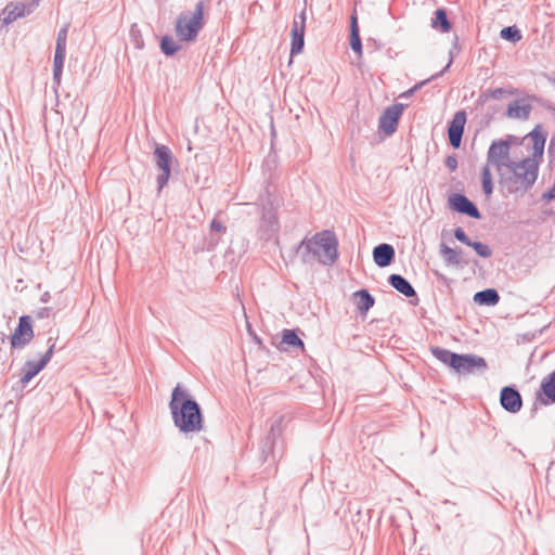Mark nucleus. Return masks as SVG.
<instances>
[{
	"mask_svg": "<svg viewBox=\"0 0 555 555\" xmlns=\"http://www.w3.org/2000/svg\"><path fill=\"white\" fill-rule=\"evenodd\" d=\"M527 137L532 140L531 156L509 163L498 175L499 185L504 196L521 197L532 189L538 180L547 134L541 125H537Z\"/></svg>",
	"mask_w": 555,
	"mask_h": 555,
	"instance_id": "nucleus-1",
	"label": "nucleus"
},
{
	"mask_svg": "<svg viewBox=\"0 0 555 555\" xmlns=\"http://www.w3.org/2000/svg\"><path fill=\"white\" fill-rule=\"evenodd\" d=\"M169 409L175 426L183 434L199 433L204 415L198 402L179 384L172 389Z\"/></svg>",
	"mask_w": 555,
	"mask_h": 555,
	"instance_id": "nucleus-2",
	"label": "nucleus"
},
{
	"mask_svg": "<svg viewBox=\"0 0 555 555\" xmlns=\"http://www.w3.org/2000/svg\"><path fill=\"white\" fill-rule=\"evenodd\" d=\"M302 263L308 264L313 260L332 267L338 259V240L334 231L323 230L311 237H305L296 247Z\"/></svg>",
	"mask_w": 555,
	"mask_h": 555,
	"instance_id": "nucleus-3",
	"label": "nucleus"
},
{
	"mask_svg": "<svg viewBox=\"0 0 555 555\" xmlns=\"http://www.w3.org/2000/svg\"><path fill=\"white\" fill-rule=\"evenodd\" d=\"M204 3L198 1L193 12L183 11L176 21V35L180 41H194L203 28Z\"/></svg>",
	"mask_w": 555,
	"mask_h": 555,
	"instance_id": "nucleus-4",
	"label": "nucleus"
},
{
	"mask_svg": "<svg viewBox=\"0 0 555 555\" xmlns=\"http://www.w3.org/2000/svg\"><path fill=\"white\" fill-rule=\"evenodd\" d=\"M278 207L270 195L262 202V211L260 217V223L258 228V234L261 240H271L280 230V222L278 218Z\"/></svg>",
	"mask_w": 555,
	"mask_h": 555,
	"instance_id": "nucleus-5",
	"label": "nucleus"
},
{
	"mask_svg": "<svg viewBox=\"0 0 555 555\" xmlns=\"http://www.w3.org/2000/svg\"><path fill=\"white\" fill-rule=\"evenodd\" d=\"M153 157L157 169L160 171L156 178L158 191H160L167 185L170 178L173 154L167 145L156 144Z\"/></svg>",
	"mask_w": 555,
	"mask_h": 555,
	"instance_id": "nucleus-6",
	"label": "nucleus"
},
{
	"mask_svg": "<svg viewBox=\"0 0 555 555\" xmlns=\"http://www.w3.org/2000/svg\"><path fill=\"white\" fill-rule=\"evenodd\" d=\"M513 162L514 159L511 158L508 143L501 142V140L498 139L493 140L487 152V165L492 166L499 175Z\"/></svg>",
	"mask_w": 555,
	"mask_h": 555,
	"instance_id": "nucleus-7",
	"label": "nucleus"
},
{
	"mask_svg": "<svg viewBox=\"0 0 555 555\" xmlns=\"http://www.w3.org/2000/svg\"><path fill=\"white\" fill-rule=\"evenodd\" d=\"M48 349L42 354L41 359L39 361L35 360H27L23 367H22V377L21 383L23 385L28 384L37 374H39L40 371H42L46 365L51 360L54 349H55V339L52 337H49L47 340Z\"/></svg>",
	"mask_w": 555,
	"mask_h": 555,
	"instance_id": "nucleus-8",
	"label": "nucleus"
},
{
	"mask_svg": "<svg viewBox=\"0 0 555 555\" xmlns=\"http://www.w3.org/2000/svg\"><path fill=\"white\" fill-rule=\"evenodd\" d=\"M404 104L395 103L385 108L378 120V131L389 137L392 135L399 125L400 117L404 111Z\"/></svg>",
	"mask_w": 555,
	"mask_h": 555,
	"instance_id": "nucleus-9",
	"label": "nucleus"
},
{
	"mask_svg": "<svg viewBox=\"0 0 555 555\" xmlns=\"http://www.w3.org/2000/svg\"><path fill=\"white\" fill-rule=\"evenodd\" d=\"M306 10L304 9L296 15L292 23L291 29V60L295 55L300 54L305 47V30H306Z\"/></svg>",
	"mask_w": 555,
	"mask_h": 555,
	"instance_id": "nucleus-10",
	"label": "nucleus"
},
{
	"mask_svg": "<svg viewBox=\"0 0 555 555\" xmlns=\"http://www.w3.org/2000/svg\"><path fill=\"white\" fill-rule=\"evenodd\" d=\"M34 338V330L31 318L29 315H22L18 319V324L10 337L12 348H24Z\"/></svg>",
	"mask_w": 555,
	"mask_h": 555,
	"instance_id": "nucleus-11",
	"label": "nucleus"
},
{
	"mask_svg": "<svg viewBox=\"0 0 555 555\" xmlns=\"http://www.w3.org/2000/svg\"><path fill=\"white\" fill-rule=\"evenodd\" d=\"M487 369L488 364L482 357L474 353H460L455 373L468 375L476 372H485Z\"/></svg>",
	"mask_w": 555,
	"mask_h": 555,
	"instance_id": "nucleus-12",
	"label": "nucleus"
},
{
	"mask_svg": "<svg viewBox=\"0 0 555 555\" xmlns=\"http://www.w3.org/2000/svg\"><path fill=\"white\" fill-rule=\"evenodd\" d=\"M449 207L462 215H466L473 219H481V214L477 206L464 194L454 193L449 196Z\"/></svg>",
	"mask_w": 555,
	"mask_h": 555,
	"instance_id": "nucleus-13",
	"label": "nucleus"
},
{
	"mask_svg": "<svg viewBox=\"0 0 555 555\" xmlns=\"http://www.w3.org/2000/svg\"><path fill=\"white\" fill-rule=\"evenodd\" d=\"M466 122V113L464 111H459L454 114L452 120L448 126V137L450 145L454 149H459L462 143V138L464 133V127Z\"/></svg>",
	"mask_w": 555,
	"mask_h": 555,
	"instance_id": "nucleus-14",
	"label": "nucleus"
},
{
	"mask_svg": "<svg viewBox=\"0 0 555 555\" xmlns=\"http://www.w3.org/2000/svg\"><path fill=\"white\" fill-rule=\"evenodd\" d=\"M500 403L508 413H517L522 406V398L514 386H505L500 391Z\"/></svg>",
	"mask_w": 555,
	"mask_h": 555,
	"instance_id": "nucleus-15",
	"label": "nucleus"
},
{
	"mask_svg": "<svg viewBox=\"0 0 555 555\" xmlns=\"http://www.w3.org/2000/svg\"><path fill=\"white\" fill-rule=\"evenodd\" d=\"M537 399L543 405L555 403V370L542 379Z\"/></svg>",
	"mask_w": 555,
	"mask_h": 555,
	"instance_id": "nucleus-16",
	"label": "nucleus"
},
{
	"mask_svg": "<svg viewBox=\"0 0 555 555\" xmlns=\"http://www.w3.org/2000/svg\"><path fill=\"white\" fill-rule=\"evenodd\" d=\"M388 283L397 292L404 295L406 298H415V301L411 300L412 304L418 302L417 294L412 284L401 274L392 273L388 276Z\"/></svg>",
	"mask_w": 555,
	"mask_h": 555,
	"instance_id": "nucleus-17",
	"label": "nucleus"
},
{
	"mask_svg": "<svg viewBox=\"0 0 555 555\" xmlns=\"http://www.w3.org/2000/svg\"><path fill=\"white\" fill-rule=\"evenodd\" d=\"M396 257V251L392 245L387 243L378 244L373 249V260L379 268L390 266Z\"/></svg>",
	"mask_w": 555,
	"mask_h": 555,
	"instance_id": "nucleus-18",
	"label": "nucleus"
},
{
	"mask_svg": "<svg viewBox=\"0 0 555 555\" xmlns=\"http://www.w3.org/2000/svg\"><path fill=\"white\" fill-rule=\"evenodd\" d=\"M532 105L525 99L511 102L507 106L506 116L513 119L527 120L530 117Z\"/></svg>",
	"mask_w": 555,
	"mask_h": 555,
	"instance_id": "nucleus-19",
	"label": "nucleus"
},
{
	"mask_svg": "<svg viewBox=\"0 0 555 555\" xmlns=\"http://www.w3.org/2000/svg\"><path fill=\"white\" fill-rule=\"evenodd\" d=\"M430 351L437 360L455 372L460 359V353L438 346L431 347Z\"/></svg>",
	"mask_w": 555,
	"mask_h": 555,
	"instance_id": "nucleus-20",
	"label": "nucleus"
},
{
	"mask_svg": "<svg viewBox=\"0 0 555 555\" xmlns=\"http://www.w3.org/2000/svg\"><path fill=\"white\" fill-rule=\"evenodd\" d=\"M350 48L359 56H362V40L360 37V29L358 25V17L352 14L350 17Z\"/></svg>",
	"mask_w": 555,
	"mask_h": 555,
	"instance_id": "nucleus-21",
	"label": "nucleus"
},
{
	"mask_svg": "<svg viewBox=\"0 0 555 555\" xmlns=\"http://www.w3.org/2000/svg\"><path fill=\"white\" fill-rule=\"evenodd\" d=\"M356 298L357 310L360 314H366L367 311L374 306L375 298L367 289H360L353 294Z\"/></svg>",
	"mask_w": 555,
	"mask_h": 555,
	"instance_id": "nucleus-22",
	"label": "nucleus"
},
{
	"mask_svg": "<svg viewBox=\"0 0 555 555\" xmlns=\"http://www.w3.org/2000/svg\"><path fill=\"white\" fill-rule=\"evenodd\" d=\"M474 301L480 306H495L500 301V295L494 288H486L474 295Z\"/></svg>",
	"mask_w": 555,
	"mask_h": 555,
	"instance_id": "nucleus-23",
	"label": "nucleus"
},
{
	"mask_svg": "<svg viewBox=\"0 0 555 555\" xmlns=\"http://www.w3.org/2000/svg\"><path fill=\"white\" fill-rule=\"evenodd\" d=\"M431 27L441 33H448L451 29L452 25L444 9H437L435 11V16L431 18Z\"/></svg>",
	"mask_w": 555,
	"mask_h": 555,
	"instance_id": "nucleus-24",
	"label": "nucleus"
},
{
	"mask_svg": "<svg viewBox=\"0 0 555 555\" xmlns=\"http://www.w3.org/2000/svg\"><path fill=\"white\" fill-rule=\"evenodd\" d=\"M69 24H65L57 33L54 56H66V44Z\"/></svg>",
	"mask_w": 555,
	"mask_h": 555,
	"instance_id": "nucleus-25",
	"label": "nucleus"
},
{
	"mask_svg": "<svg viewBox=\"0 0 555 555\" xmlns=\"http://www.w3.org/2000/svg\"><path fill=\"white\" fill-rule=\"evenodd\" d=\"M440 255L443 258L447 266H460L461 264L460 253L457 250L449 247L444 243L440 244Z\"/></svg>",
	"mask_w": 555,
	"mask_h": 555,
	"instance_id": "nucleus-26",
	"label": "nucleus"
},
{
	"mask_svg": "<svg viewBox=\"0 0 555 555\" xmlns=\"http://www.w3.org/2000/svg\"><path fill=\"white\" fill-rule=\"evenodd\" d=\"M281 345H287L293 348L305 349V344L297 335L295 330H283Z\"/></svg>",
	"mask_w": 555,
	"mask_h": 555,
	"instance_id": "nucleus-27",
	"label": "nucleus"
},
{
	"mask_svg": "<svg viewBox=\"0 0 555 555\" xmlns=\"http://www.w3.org/2000/svg\"><path fill=\"white\" fill-rule=\"evenodd\" d=\"M452 57H450L448 64L444 66V68L442 70H440L439 73L433 75L430 78H427L423 81H420L417 82L416 85H414L412 88H410L409 90H406L405 92H403L400 98H409V96H412L417 90H420L423 86H425L426 83H428L430 80L433 79H436L440 76H442L448 69L449 67L451 66L452 64Z\"/></svg>",
	"mask_w": 555,
	"mask_h": 555,
	"instance_id": "nucleus-28",
	"label": "nucleus"
},
{
	"mask_svg": "<svg viewBox=\"0 0 555 555\" xmlns=\"http://www.w3.org/2000/svg\"><path fill=\"white\" fill-rule=\"evenodd\" d=\"M490 165H485L483 168L481 169V185H482V191L485 193L486 196H490L492 195L493 193V190H494V184H493V181H492V175H491V171H490Z\"/></svg>",
	"mask_w": 555,
	"mask_h": 555,
	"instance_id": "nucleus-29",
	"label": "nucleus"
},
{
	"mask_svg": "<svg viewBox=\"0 0 555 555\" xmlns=\"http://www.w3.org/2000/svg\"><path fill=\"white\" fill-rule=\"evenodd\" d=\"M29 12H30V10L26 11V5L23 3L16 4L13 8V10H10V5H8L5 8L7 15L4 17V23H12V22L16 21L18 17L25 16Z\"/></svg>",
	"mask_w": 555,
	"mask_h": 555,
	"instance_id": "nucleus-30",
	"label": "nucleus"
},
{
	"mask_svg": "<svg viewBox=\"0 0 555 555\" xmlns=\"http://www.w3.org/2000/svg\"><path fill=\"white\" fill-rule=\"evenodd\" d=\"M160 50L166 56H172L180 50V46L170 36H164L160 40Z\"/></svg>",
	"mask_w": 555,
	"mask_h": 555,
	"instance_id": "nucleus-31",
	"label": "nucleus"
},
{
	"mask_svg": "<svg viewBox=\"0 0 555 555\" xmlns=\"http://www.w3.org/2000/svg\"><path fill=\"white\" fill-rule=\"evenodd\" d=\"M64 62V56H54L53 59V83L55 88L61 86Z\"/></svg>",
	"mask_w": 555,
	"mask_h": 555,
	"instance_id": "nucleus-32",
	"label": "nucleus"
},
{
	"mask_svg": "<svg viewBox=\"0 0 555 555\" xmlns=\"http://www.w3.org/2000/svg\"><path fill=\"white\" fill-rule=\"evenodd\" d=\"M500 36L502 39L514 43L520 41L522 38L520 30L515 25L504 27L501 30Z\"/></svg>",
	"mask_w": 555,
	"mask_h": 555,
	"instance_id": "nucleus-33",
	"label": "nucleus"
},
{
	"mask_svg": "<svg viewBox=\"0 0 555 555\" xmlns=\"http://www.w3.org/2000/svg\"><path fill=\"white\" fill-rule=\"evenodd\" d=\"M276 441L270 439L269 437H266V439L262 441L261 446V456L263 461H267L270 455L274 459V448H275Z\"/></svg>",
	"mask_w": 555,
	"mask_h": 555,
	"instance_id": "nucleus-34",
	"label": "nucleus"
},
{
	"mask_svg": "<svg viewBox=\"0 0 555 555\" xmlns=\"http://www.w3.org/2000/svg\"><path fill=\"white\" fill-rule=\"evenodd\" d=\"M469 247H472L477 253V255L482 258H489L492 256V249L485 243L472 241Z\"/></svg>",
	"mask_w": 555,
	"mask_h": 555,
	"instance_id": "nucleus-35",
	"label": "nucleus"
},
{
	"mask_svg": "<svg viewBox=\"0 0 555 555\" xmlns=\"http://www.w3.org/2000/svg\"><path fill=\"white\" fill-rule=\"evenodd\" d=\"M282 421H283V417H279L276 418L272 424H271V427H270V431L268 434L267 437H269L270 439L276 441L281 435H282Z\"/></svg>",
	"mask_w": 555,
	"mask_h": 555,
	"instance_id": "nucleus-36",
	"label": "nucleus"
},
{
	"mask_svg": "<svg viewBox=\"0 0 555 555\" xmlns=\"http://www.w3.org/2000/svg\"><path fill=\"white\" fill-rule=\"evenodd\" d=\"M513 92L512 91H507L503 88H495V89H488L487 90V95L490 96V99H494V100H500L502 99L505 94H512Z\"/></svg>",
	"mask_w": 555,
	"mask_h": 555,
	"instance_id": "nucleus-37",
	"label": "nucleus"
},
{
	"mask_svg": "<svg viewBox=\"0 0 555 555\" xmlns=\"http://www.w3.org/2000/svg\"><path fill=\"white\" fill-rule=\"evenodd\" d=\"M454 237L459 242H461V243H463V244H465L467 246H469V244L472 243V240L467 236V234L465 233V231L461 227H457L454 230Z\"/></svg>",
	"mask_w": 555,
	"mask_h": 555,
	"instance_id": "nucleus-38",
	"label": "nucleus"
},
{
	"mask_svg": "<svg viewBox=\"0 0 555 555\" xmlns=\"http://www.w3.org/2000/svg\"><path fill=\"white\" fill-rule=\"evenodd\" d=\"M444 165L447 168L450 169V171H455L457 168V158L454 154L449 155L446 157Z\"/></svg>",
	"mask_w": 555,
	"mask_h": 555,
	"instance_id": "nucleus-39",
	"label": "nucleus"
},
{
	"mask_svg": "<svg viewBox=\"0 0 555 555\" xmlns=\"http://www.w3.org/2000/svg\"><path fill=\"white\" fill-rule=\"evenodd\" d=\"M210 230L214 232H225L227 228L223 225L221 221L215 218L210 222Z\"/></svg>",
	"mask_w": 555,
	"mask_h": 555,
	"instance_id": "nucleus-40",
	"label": "nucleus"
},
{
	"mask_svg": "<svg viewBox=\"0 0 555 555\" xmlns=\"http://www.w3.org/2000/svg\"><path fill=\"white\" fill-rule=\"evenodd\" d=\"M501 142H506L508 143V150L511 151V147L513 145H517V144H520L518 138L514 134H507L504 139H500Z\"/></svg>",
	"mask_w": 555,
	"mask_h": 555,
	"instance_id": "nucleus-41",
	"label": "nucleus"
},
{
	"mask_svg": "<svg viewBox=\"0 0 555 555\" xmlns=\"http://www.w3.org/2000/svg\"><path fill=\"white\" fill-rule=\"evenodd\" d=\"M542 198L545 201H552L555 198V184L545 193H543Z\"/></svg>",
	"mask_w": 555,
	"mask_h": 555,
	"instance_id": "nucleus-42",
	"label": "nucleus"
},
{
	"mask_svg": "<svg viewBox=\"0 0 555 555\" xmlns=\"http://www.w3.org/2000/svg\"><path fill=\"white\" fill-rule=\"evenodd\" d=\"M50 312H51V308H49V307L41 308L38 311V317L39 318H48L50 315Z\"/></svg>",
	"mask_w": 555,
	"mask_h": 555,
	"instance_id": "nucleus-43",
	"label": "nucleus"
},
{
	"mask_svg": "<svg viewBox=\"0 0 555 555\" xmlns=\"http://www.w3.org/2000/svg\"><path fill=\"white\" fill-rule=\"evenodd\" d=\"M490 99V96L487 95V90L486 91H482L479 95V99H478V102L479 103H485L487 102L488 100Z\"/></svg>",
	"mask_w": 555,
	"mask_h": 555,
	"instance_id": "nucleus-44",
	"label": "nucleus"
},
{
	"mask_svg": "<svg viewBox=\"0 0 555 555\" xmlns=\"http://www.w3.org/2000/svg\"><path fill=\"white\" fill-rule=\"evenodd\" d=\"M554 145H555V138H553L550 142V145H548V153H552L553 152V149H554Z\"/></svg>",
	"mask_w": 555,
	"mask_h": 555,
	"instance_id": "nucleus-45",
	"label": "nucleus"
},
{
	"mask_svg": "<svg viewBox=\"0 0 555 555\" xmlns=\"http://www.w3.org/2000/svg\"><path fill=\"white\" fill-rule=\"evenodd\" d=\"M50 298V295L48 292L43 293L42 296H41V301L42 302H47Z\"/></svg>",
	"mask_w": 555,
	"mask_h": 555,
	"instance_id": "nucleus-46",
	"label": "nucleus"
},
{
	"mask_svg": "<svg viewBox=\"0 0 555 555\" xmlns=\"http://www.w3.org/2000/svg\"><path fill=\"white\" fill-rule=\"evenodd\" d=\"M39 2H40V0H33V2H31V7H36V5H38V4H39Z\"/></svg>",
	"mask_w": 555,
	"mask_h": 555,
	"instance_id": "nucleus-47",
	"label": "nucleus"
},
{
	"mask_svg": "<svg viewBox=\"0 0 555 555\" xmlns=\"http://www.w3.org/2000/svg\"><path fill=\"white\" fill-rule=\"evenodd\" d=\"M254 339L257 344H261V340L257 336H255Z\"/></svg>",
	"mask_w": 555,
	"mask_h": 555,
	"instance_id": "nucleus-48",
	"label": "nucleus"
},
{
	"mask_svg": "<svg viewBox=\"0 0 555 555\" xmlns=\"http://www.w3.org/2000/svg\"><path fill=\"white\" fill-rule=\"evenodd\" d=\"M142 46H143V43H141V44H140V43H138V44H137V48H142Z\"/></svg>",
	"mask_w": 555,
	"mask_h": 555,
	"instance_id": "nucleus-49",
	"label": "nucleus"
}]
</instances>
